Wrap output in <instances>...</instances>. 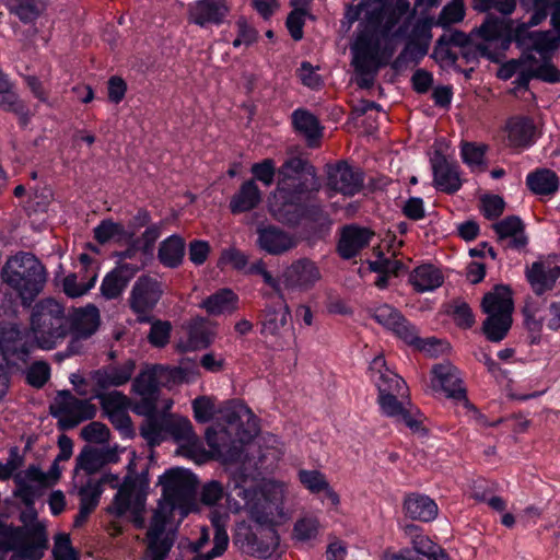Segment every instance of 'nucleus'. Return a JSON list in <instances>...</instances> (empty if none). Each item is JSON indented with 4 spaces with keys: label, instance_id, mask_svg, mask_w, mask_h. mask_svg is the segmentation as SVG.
<instances>
[{
    "label": "nucleus",
    "instance_id": "c756f323",
    "mask_svg": "<svg viewBox=\"0 0 560 560\" xmlns=\"http://www.w3.org/2000/svg\"><path fill=\"white\" fill-rule=\"evenodd\" d=\"M499 242L509 240L506 246L513 249H523L528 242L525 235V225L516 215H510L492 225Z\"/></svg>",
    "mask_w": 560,
    "mask_h": 560
},
{
    "label": "nucleus",
    "instance_id": "a211bd4d",
    "mask_svg": "<svg viewBox=\"0 0 560 560\" xmlns=\"http://www.w3.org/2000/svg\"><path fill=\"white\" fill-rule=\"evenodd\" d=\"M163 294L162 283L149 276H141L135 282L129 304L138 314H145L153 310Z\"/></svg>",
    "mask_w": 560,
    "mask_h": 560
},
{
    "label": "nucleus",
    "instance_id": "1a4fd4ad",
    "mask_svg": "<svg viewBox=\"0 0 560 560\" xmlns=\"http://www.w3.org/2000/svg\"><path fill=\"white\" fill-rule=\"evenodd\" d=\"M222 419L226 422L228 428L223 433L233 436V453L231 459H237L241 453V446L235 443L244 444L250 441L258 433L257 419L252 410L243 402L232 400L220 409Z\"/></svg>",
    "mask_w": 560,
    "mask_h": 560
},
{
    "label": "nucleus",
    "instance_id": "58836bf2",
    "mask_svg": "<svg viewBox=\"0 0 560 560\" xmlns=\"http://www.w3.org/2000/svg\"><path fill=\"white\" fill-rule=\"evenodd\" d=\"M102 492L101 482L89 481L79 489L80 509L74 518V527H80L86 522L90 514L97 506Z\"/></svg>",
    "mask_w": 560,
    "mask_h": 560
},
{
    "label": "nucleus",
    "instance_id": "e2e57ef3",
    "mask_svg": "<svg viewBox=\"0 0 560 560\" xmlns=\"http://www.w3.org/2000/svg\"><path fill=\"white\" fill-rule=\"evenodd\" d=\"M250 172L254 176L253 179L261 182L265 186L272 185L277 174L275 162L271 159H265L259 163L253 164Z\"/></svg>",
    "mask_w": 560,
    "mask_h": 560
},
{
    "label": "nucleus",
    "instance_id": "680f3d73",
    "mask_svg": "<svg viewBox=\"0 0 560 560\" xmlns=\"http://www.w3.org/2000/svg\"><path fill=\"white\" fill-rule=\"evenodd\" d=\"M96 276H93L89 281L79 283L75 273L68 275L62 282L63 292L69 298H79L85 294L95 284Z\"/></svg>",
    "mask_w": 560,
    "mask_h": 560
},
{
    "label": "nucleus",
    "instance_id": "79ce46f5",
    "mask_svg": "<svg viewBox=\"0 0 560 560\" xmlns=\"http://www.w3.org/2000/svg\"><path fill=\"white\" fill-rule=\"evenodd\" d=\"M410 281L418 292L431 291L443 283L441 271L432 265H422L413 270Z\"/></svg>",
    "mask_w": 560,
    "mask_h": 560
},
{
    "label": "nucleus",
    "instance_id": "f257e3e1",
    "mask_svg": "<svg viewBox=\"0 0 560 560\" xmlns=\"http://www.w3.org/2000/svg\"><path fill=\"white\" fill-rule=\"evenodd\" d=\"M378 9L380 5L376 4L351 45L352 65L360 75L357 83L362 89H370L373 85L380 68L387 63L394 52V48L387 44L382 48V42L388 39L397 24V16L392 12L386 24L382 26Z\"/></svg>",
    "mask_w": 560,
    "mask_h": 560
},
{
    "label": "nucleus",
    "instance_id": "a19ab883",
    "mask_svg": "<svg viewBox=\"0 0 560 560\" xmlns=\"http://www.w3.org/2000/svg\"><path fill=\"white\" fill-rule=\"evenodd\" d=\"M528 188L536 195L550 196L559 189L557 174L548 168H539L527 175Z\"/></svg>",
    "mask_w": 560,
    "mask_h": 560
},
{
    "label": "nucleus",
    "instance_id": "f8f14e48",
    "mask_svg": "<svg viewBox=\"0 0 560 560\" xmlns=\"http://www.w3.org/2000/svg\"><path fill=\"white\" fill-rule=\"evenodd\" d=\"M50 410L52 416L59 417V423L63 429L74 428L82 421L93 419L97 411L96 406L90 400L79 399L69 390L57 394Z\"/></svg>",
    "mask_w": 560,
    "mask_h": 560
},
{
    "label": "nucleus",
    "instance_id": "473e14b6",
    "mask_svg": "<svg viewBox=\"0 0 560 560\" xmlns=\"http://www.w3.org/2000/svg\"><path fill=\"white\" fill-rule=\"evenodd\" d=\"M371 370L380 373L378 381L376 382L378 397L408 393L406 382L385 366L383 357L374 358Z\"/></svg>",
    "mask_w": 560,
    "mask_h": 560
},
{
    "label": "nucleus",
    "instance_id": "6ab92c4d",
    "mask_svg": "<svg viewBox=\"0 0 560 560\" xmlns=\"http://www.w3.org/2000/svg\"><path fill=\"white\" fill-rule=\"evenodd\" d=\"M162 513H155L147 532L145 560H165L173 544L174 534L164 529Z\"/></svg>",
    "mask_w": 560,
    "mask_h": 560
},
{
    "label": "nucleus",
    "instance_id": "bb28decb",
    "mask_svg": "<svg viewBox=\"0 0 560 560\" xmlns=\"http://www.w3.org/2000/svg\"><path fill=\"white\" fill-rule=\"evenodd\" d=\"M415 34L421 40H410L407 43L406 47L393 63V67L396 70L406 68L410 62H418L422 57L427 55L431 39L430 26L427 24L417 25L415 28Z\"/></svg>",
    "mask_w": 560,
    "mask_h": 560
},
{
    "label": "nucleus",
    "instance_id": "39448f33",
    "mask_svg": "<svg viewBox=\"0 0 560 560\" xmlns=\"http://www.w3.org/2000/svg\"><path fill=\"white\" fill-rule=\"evenodd\" d=\"M162 486L163 503L160 504L151 517L153 520L155 513H162L164 518V529H166V521L168 514L173 510L179 509L184 515L189 511L192 504L197 480L195 476L183 468H172L160 477Z\"/></svg>",
    "mask_w": 560,
    "mask_h": 560
},
{
    "label": "nucleus",
    "instance_id": "2eb2a0df",
    "mask_svg": "<svg viewBox=\"0 0 560 560\" xmlns=\"http://www.w3.org/2000/svg\"><path fill=\"white\" fill-rule=\"evenodd\" d=\"M322 278L319 268L308 258H301L288 266L282 282L288 290L306 292Z\"/></svg>",
    "mask_w": 560,
    "mask_h": 560
},
{
    "label": "nucleus",
    "instance_id": "a878e982",
    "mask_svg": "<svg viewBox=\"0 0 560 560\" xmlns=\"http://www.w3.org/2000/svg\"><path fill=\"white\" fill-rule=\"evenodd\" d=\"M185 330L186 340H180L177 343V348L182 352L206 349L212 343L215 336L202 317L192 318L185 326Z\"/></svg>",
    "mask_w": 560,
    "mask_h": 560
},
{
    "label": "nucleus",
    "instance_id": "0eeeda50",
    "mask_svg": "<svg viewBox=\"0 0 560 560\" xmlns=\"http://www.w3.org/2000/svg\"><path fill=\"white\" fill-rule=\"evenodd\" d=\"M488 315L482 324L486 337L492 342L501 341L512 325L513 300L509 287L499 284L487 293L481 303Z\"/></svg>",
    "mask_w": 560,
    "mask_h": 560
},
{
    "label": "nucleus",
    "instance_id": "5fc2aeb1",
    "mask_svg": "<svg viewBox=\"0 0 560 560\" xmlns=\"http://www.w3.org/2000/svg\"><path fill=\"white\" fill-rule=\"evenodd\" d=\"M14 481L16 483L14 495L21 499L26 506H33L35 500L40 497L44 489L47 488V486H43L40 483L22 480L21 476H15Z\"/></svg>",
    "mask_w": 560,
    "mask_h": 560
},
{
    "label": "nucleus",
    "instance_id": "4c0bfd02",
    "mask_svg": "<svg viewBox=\"0 0 560 560\" xmlns=\"http://www.w3.org/2000/svg\"><path fill=\"white\" fill-rule=\"evenodd\" d=\"M237 295L230 289H220L205 299L200 307L205 308L209 315L219 316L222 314H232L237 310Z\"/></svg>",
    "mask_w": 560,
    "mask_h": 560
},
{
    "label": "nucleus",
    "instance_id": "864d4df0",
    "mask_svg": "<svg viewBox=\"0 0 560 560\" xmlns=\"http://www.w3.org/2000/svg\"><path fill=\"white\" fill-rule=\"evenodd\" d=\"M94 397L100 400L106 415L127 410L130 405L129 398L117 390L110 393H105V390L94 392Z\"/></svg>",
    "mask_w": 560,
    "mask_h": 560
},
{
    "label": "nucleus",
    "instance_id": "5701e85b",
    "mask_svg": "<svg viewBox=\"0 0 560 560\" xmlns=\"http://www.w3.org/2000/svg\"><path fill=\"white\" fill-rule=\"evenodd\" d=\"M236 495L242 498L249 509L250 518L256 523V526H272L275 511L277 506L264 495L255 500L256 491L254 488L235 485Z\"/></svg>",
    "mask_w": 560,
    "mask_h": 560
},
{
    "label": "nucleus",
    "instance_id": "4d7b16f0",
    "mask_svg": "<svg viewBox=\"0 0 560 560\" xmlns=\"http://www.w3.org/2000/svg\"><path fill=\"white\" fill-rule=\"evenodd\" d=\"M320 524L316 516L307 515L299 518L293 527V536L300 541L315 539L319 533Z\"/></svg>",
    "mask_w": 560,
    "mask_h": 560
},
{
    "label": "nucleus",
    "instance_id": "7c9ffc66",
    "mask_svg": "<svg viewBox=\"0 0 560 560\" xmlns=\"http://www.w3.org/2000/svg\"><path fill=\"white\" fill-rule=\"evenodd\" d=\"M373 233L368 229L349 225L343 228L338 243V253L345 259H350L369 245Z\"/></svg>",
    "mask_w": 560,
    "mask_h": 560
},
{
    "label": "nucleus",
    "instance_id": "bf43d9fd",
    "mask_svg": "<svg viewBox=\"0 0 560 560\" xmlns=\"http://www.w3.org/2000/svg\"><path fill=\"white\" fill-rule=\"evenodd\" d=\"M128 278L120 275V271L115 269L109 272L103 280L101 285V292L103 296L108 300L118 298L124 289L126 288Z\"/></svg>",
    "mask_w": 560,
    "mask_h": 560
},
{
    "label": "nucleus",
    "instance_id": "412c9836",
    "mask_svg": "<svg viewBox=\"0 0 560 560\" xmlns=\"http://www.w3.org/2000/svg\"><path fill=\"white\" fill-rule=\"evenodd\" d=\"M256 232L257 246L270 255H282L298 245L294 235L276 225L258 226Z\"/></svg>",
    "mask_w": 560,
    "mask_h": 560
},
{
    "label": "nucleus",
    "instance_id": "49530a36",
    "mask_svg": "<svg viewBox=\"0 0 560 560\" xmlns=\"http://www.w3.org/2000/svg\"><path fill=\"white\" fill-rule=\"evenodd\" d=\"M213 534V548L207 553L197 555L194 560H212L215 557L223 555L229 545V536L225 526L222 523V516L218 513L212 514Z\"/></svg>",
    "mask_w": 560,
    "mask_h": 560
},
{
    "label": "nucleus",
    "instance_id": "ea45409f",
    "mask_svg": "<svg viewBox=\"0 0 560 560\" xmlns=\"http://www.w3.org/2000/svg\"><path fill=\"white\" fill-rule=\"evenodd\" d=\"M185 256V241L179 235H172L161 242L158 250L160 262L167 268H177Z\"/></svg>",
    "mask_w": 560,
    "mask_h": 560
},
{
    "label": "nucleus",
    "instance_id": "a18cd8bd",
    "mask_svg": "<svg viewBox=\"0 0 560 560\" xmlns=\"http://www.w3.org/2000/svg\"><path fill=\"white\" fill-rule=\"evenodd\" d=\"M294 128L303 133L310 145H314L315 141L320 137L319 122L317 118L307 110L296 109L292 114Z\"/></svg>",
    "mask_w": 560,
    "mask_h": 560
},
{
    "label": "nucleus",
    "instance_id": "4468645a",
    "mask_svg": "<svg viewBox=\"0 0 560 560\" xmlns=\"http://www.w3.org/2000/svg\"><path fill=\"white\" fill-rule=\"evenodd\" d=\"M136 371V362L132 359L121 363H110L90 373V381L94 392L107 390L110 387H119L127 384Z\"/></svg>",
    "mask_w": 560,
    "mask_h": 560
},
{
    "label": "nucleus",
    "instance_id": "b1692460",
    "mask_svg": "<svg viewBox=\"0 0 560 560\" xmlns=\"http://www.w3.org/2000/svg\"><path fill=\"white\" fill-rule=\"evenodd\" d=\"M166 434H170L190 455L199 453L202 448V443L187 418L176 415L166 416Z\"/></svg>",
    "mask_w": 560,
    "mask_h": 560
},
{
    "label": "nucleus",
    "instance_id": "338daca9",
    "mask_svg": "<svg viewBox=\"0 0 560 560\" xmlns=\"http://www.w3.org/2000/svg\"><path fill=\"white\" fill-rule=\"evenodd\" d=\"M172 326L168 322L156 320L152 324L148 339L154 347H164L170 339Z\"/></svg>",
    "mask_w": 560,
    "mask_h": 560
},
{
    "label": "nucleus",
    "instance_id": "7ed1b4c3",
    "mask_svg": "<svg viewBox=\"0 0 560 560\" xmlns=\"http://www.w3.org/2000/svg\"><path fill=\"white\" fill-rule=\"evenodd\" d=\"M1 281L21 299L24 307H30L44 290L47 282L45 266L31 253L20 252L4 262Z\"/></svg>",
    "mask_w": 560,
    "mask_h": 560
},
{
    "label": "nucleus",
    "instance_id": "6e6552de",
    "mask_svg": "<svg viewBox=\"0 0 560 560\" xmlns=\"http://www.w3.org/2000/svg\"><path fill=\"white\" fill-rule=\"evenodd\" d=\"M509 35L510 26L505 19L489 16L478 28L477 37L460 49V55L467 62L477 61L479 57L494 60L498 43H506Z\"/></svg>",
    "mask_w": 560,
    "mask_h": 560
},
{
    "label": "nucleus",
    "instance_id": "aec40b11",
    "mask_svg": "<svg viewBox=\"0 0 560 560\" xmlns=\"http://www.w3.org/2000/svg\"><path fill=\"white\" fill-rule=\"evenodd\" d=\"M525 276L533 292L541 296L556 287L560 277V266L548 259L537 260L526 268Z\"/></svg>",
    "mask_w": 560,
    "mask_h": 560
},
{
    "label": "nucleus",
    "instance_id": "2f4dec72",
    "mask_svg": "<svg viewBox=\"0 0 560 560\" xmlns=\"http://www.w3.org/2000/svg\"><path fill=\"white\" fill-rule=\"evenodd\" d=\"M404 513L411 520L431 522L438 516V505L428 495L409 493L404 499Z\"/></svg>",
    "mask_w": 560,
    "mask_h": 560
},
{
    "label": "nucleus",
    "instance_id": "20e7f679",
    "mask_svg": "<svg viewBox=\"0 0 560 560\" xmlns=\"http://www.w3.org/2000/svg\"><path fill=\"white\" fill-rule=\"evenodd\" d=\"M31 330L39 348L54 349L69 334L65 307L51 298L37 302L31 314Z\"/></svg>",
    "mask_w": 560,
    "mask_h": 560
},
{
    "label": "nucleus",
    "instance_id": "9b49d317",
    "mask_svg": "<svg viewBox=\"0 0 560 560\" xmlns=\"http://www.w3.org/2000/svg\"><path fill=\"white\" fill-rule=\"evenodd\" d=\"M145 509V493L139 488V480L133 476H126L107 512L120 517L130 513L131 522L139 528L144 526L143 512Z\"/></svg>",
    "mask_w": 560,
    "mask_h": 560
},
{
    "label": "nucleus",
    "instance_id": "09e8293b",
    "mask_svg": "<svg viewBox=\"0 0 560 560\" xmlns=\"http://www.w3.org/2000/svg\"><path fill=\"white\" fill-rule=\"evenodd\" d=\"M163 371L162 366L155 365L141 371L133 380L132 389L140 396H158L159 374Z\"/></svg>",
    "mask_w": 560,
    "mask_h": 560
},
{
    "label": "nucleus",
    "instance_id": "cd10ccee",
    "mask_svg": "<svg viewBox=\"0 0 560 560\" xmlns=\"http://www.w3.org/2000/svg\"><path fill=\"white\" fill-rule=\"evenodd\" d=\"M431 163L434 184L441 191L453 194L460 188L462 182L456 166L451 164L443 154L436 152Z\"/></svg>",
    "mask_w": 560,
    "mask_h": 560
},
{
    "label": "nucleus",
    "instance_id": "603ef678",
    "mask_svg": "<svg viewBox=\"0 0 560 560\" xmlns=\"http://www.w3.org/2000/svg\"><path fill=\"white\" fill-rule=\"evenodd\" d=\"M108 460L107 454L98 450L83 448L77 457L75 471L82 469L86 474L92 475L98 471Z\"/></svg>",
    "mask_w": 560,
    "mask_h": 560
},
{
    "label": "nucleus",
    "instance_id": "6e6d98bb",
    "mask_svg": "<svg viewBox=\"0 0 560 560\" xmlns=\"http://www.w3.org/2000/svg\"><path fill=\"white\" fill-rule=\"evenodd\" d=\"M0 108L19 116L23 125L27 124L30 118V110L14 91L0 94Z\"/></svg>",
    "mask_w": 560,
    "mask_h": 560
},
{
    "label": "nucleus",
    "instance_id": "e433bc0d",
    "mask_svg": "<svg viewBox=\"0 0 560 560\" xmlns=\"http://www.w3.org/2000/svg\"><path fill=\"white\" fill-rule=\"evenodd\" d=\"M509 144L514 148L529 145L536 133L532 119L523 116L512 117L506 122Z\"/></svg>",
    "mask_w": 560,
    "mask_h": 560
},
{
    "label": "nucleus",
    "instance_id": "3c124183",
    "mask_svg": "<svg viewBox=\"0 0 560 560\" xmlns=\"http://www.w3.org/2000/svg\"><path fill=\"white\" fill-rule=\"evenodd\" d=\"M530 50L539 55V58L550 57V52L560 47V35L552 31L533 32L529 34Z\"/></svg>",
    "mask_w": 560,
    "mask_h": 560
},
{
    "label": "nucleus",
    "instance_id": "052dcab7",
    "mask_svg": "<svg viewBox=\"0 0 560 560\" xmlns=\"http://www.w3.org/2000/svg\"><path fill=\"white\" fill-rule=\"evenodd\" d=\"M299 480L300 482L312 493H319L323 489H327V485L329 483L323 472L319 470H299Z\"/></svg>",
    "mask_w": 560,
    "mask_h": 560
},
{
    "label": "nucleus",
    "instance_id": "69168bd1",
    "mask_svg": "<svg viewBox=\"0 0 560 560\" xmlns=\"http://www.w3.org/2000/svg\"><path fill=\"white\" fill-rule=\"evenodd\" d=\"M401 313L388 304L381 305L373 310V318L386 329L390 330L400 319Z\"/></svg>",
    "mask_w": 560,
    "mask_h": 560
},
{
    "label": "nucleus",
    "instance_id": "423d86ee",
    "mask_svg": "<svg viewBox=\"0 0 560 560\" xmlns=\"http://www.w3.org/2000/svg\"><path fill=\"white\" fill-rule=\"evenodd\" d=\"M46 548L47 535L43 525L16 527L0 522V551L16 552L10 560H40Z\"/></svg>",
    "mask_w": 560,
    "mask_h": 560
},
{
    "label": "nucleus",
    "instance_id": "dca6fc26",
    "mask_svg": "<svg viewBox=\"0 0 560 560\" xmlns=\"http://www.w3.org/2000/svg\"><path fill=\"white\" fill-rule=\"evenodd\" d=\"M326 173L327 186L336 192L353 196L363 187V174L345 161L327 165Z\"/></svg>",
    "mask_w": 560,
    "mask_h": 560
},
{
    "label": "nucleus",
    "instance_id": "72a5a7b5",
    "mask_svg": "<svg viewBox=\"0 0 560 560\" xmlns=\"http://www.w3.org/2000/svg\"><path fill=\"white\" fill-rule=\"evenodd\" d=\"M380 5V15H381V25L384 26L386 24V21L392 12H394L397 16V23L399 22L401 15L404 14V10L401 7H390L384 4L381 0H369L368 2H362L358 4L357 7L348 5L347 12H346V19L348 21L349 27L352 23L359 20L360 14L362 11H364V19L360 23V28L358 32V35L363 28V24L368 20L369 15L371 14V11L375 8V5Z\"/></svg>",
    "mask_w": 560,
    "mask_h": 560
},
{
    "label": "nucleus",
    "instance_id": "393cba45",
    "mask_svg": "<svg viewBox=\"0 0 560 560\" xmlns=\"http://www.w3.org/2000/svg\"><path fill=\"white\" fill-rule=\"evenodd\" d=\"M229 12L225 0H198L189 7L188 21L205 27L223 22Z\"/></svg>",
    "mask_w": 560,
    "mask_h": 560
},
{
    "label": "nucleus",
    "instance_id": "f704fd0d",
    "mask_svg": "<svg viewBox=\"0 0 560 560\" xmlns=\"http://www.w3.org/2000/svg\"><path fill=\"white\" fill-rule=\"evenodd\" d=\"M390 331L407 345L415 346L416 348L428 352L430 355H435L438 352L435 347L440 346V341L434 338L421 340L418 336V330L416 327L410 322H408L402 316V314L400 315V319L397 320V324L390 329Z\"/></svg>",
    "mask_w": 560,
    "mask_h": 560
},
{
    "label": "nucleus",
    "instance_id": "de8ad7c7",
    "mask_svg": "<svg viewBox=\"0 0 560 560\" xmlns=\"http://www.w3.org/2000/svg\"><path fill=\"white\" fill-rule=\"evenodd\" d=\"M526 70L532 72L536 79H541L548 82L560 81V71L550 62V57L536 58L533 52L527 55Z\"/></svg>",
    "mask_w": 560,
    "mask_h": 560
},
{
    "label": "nucleus",
    "instance_id": "c03bdc74",
    "mask_svg": "<svg viewBox=\"0 0 560 560\" xmlns=\"http://www.w3.org/2000/svg\"><path fill=\"white\" fill-rule=\"evenodd\" d=\"M9 9L23 23H31L46 10V0H8Z\"/></svg>",
    "mask_w": 560,
    "mask_h": 560
},
{
    "label": "nucleus",
    "instance_id": "0e129e2a",
    "mask_svg": "<svg viewBox=\"0 0 560 560\" xmlns=\"http://www.w3.org/2000/svg\"><path fill=\"white\" fill-rule=\"evenodd\" d=\"M192 410L196 420L206 423L214 416V400L208 396H199L192 401Z\"/></svg>",
    "mask_w": 560,
    "mask_h": 560
},
{
    "label": "nucleus",
    "instance_id": "f3484780",
    "mask_svg": "<svg viewBox=\"0 0 560 560\" xmlns=\"http://www.w3.org/2000/svg\"><path fill=\"white\" fill-rule=\"evenodd\" d=\"M291 310L284 299L278 303L268 304L262 311L261 335L273 340H281L291 330Z\"/></svg>",
    "mask_w": 560,
    "mask_h": 560
},
{
    "label": "nucleus",
    "instance_id": "4be33fe9",
    "mask_svg": "<svg viewBox=\"0 0 560 560\" xmlns=\"http://www.w3.org/2000/svg\"><path fill=\"white\" fill-rule=\"evenodd\" d=\"M432 373L434 374L433 388L441 389L448 398L468 405L466 389L463 387L458 370L454 365L450 362L436 364Z\"/></svg>",
    "mask_w": 560,
    "mask_h": 560
},
{
    "label": "nucleus",
    "instance_id": "9d476101",
    "mask_svg": "<svg viewBox=\"0 0 560 560\" xmlns=\"http://www.w3.org/2000/svg\"><path fill=\"white\" fill-rule=\"evenodd\" d=\"M233 541L243 553L267 559L277 549L279 536L273 526L252 527L241 524L236 528Z\"/></svg>",
    "mask_w": 560,
    "mask_h": 560
},
{
    "label": "nucleus",
    "instance_id": "ddd939ff",
    "mask_svg": "<svg viewBox=\"0 0 560 560\" xmlns=\"http://www.w3.org/2000/svg\"><path fill=\"white\" fill-rule=\"evenodd\" d=\"M377 402L383 415L394 419L397 423H404L412 432L423 430L420 412L412 407L408 393L381 396L377 397Z\"/></svg>",
    "mask_w": 560,
    "mask_h": 560
},
{
    "label": "nucleus",
    "instance_id": "f03ea898",
    "mask_svg": "<svg viewBox=\"0 0 560 560\" xmlns=\"http://www.w3.org/2000/svg\"><path fill=\"white\" fill-rule=\"evenodd\" d=\"M318 189L313 165L300 156L287 159L277 170V189L270 206L272 215L284 224H295L304 213L302 197Z\"/></svg>",
    "mask_w": 560,
    "mask_h": 560
},
{
    "label": "nucleus",
    "instance_id": "774afa93",
    "mask_svg": "<svg viewBox=\"0 0 560 560\" xmlns=\"http://www.w3.org/2000/svg\"><path fill=\"white\" fill-rule=\"evenodd\" d=\"M248 262L247 256L242 253L241 250L231 247L228 249H224L221 253L220 259H219V267L223 266H231L232 268L236 270H243Z\"/></svg>",
    "mask_w": 560,
    "mask_h": 560
},
{
    "label": "nucleus",
    "instance_id": "c9c22d12",
    "mask_svg": "<svg viewBox=\"0 0 560 560\" xmlns=\"http://www.w3.org/2000/svg\"><path fill=\"white\" fill-rule=\"evenodd\" d=\"M261 202V191L255 179L245 180L230 201L232 213H243L255 209Z\"/></svg>",
    "mask_w": 560,
    "mask_h": 560
},
{
    "label": "nucleus",
    "instance_id": "8fccbe9b",
    "mask_svg": "<svg viewBox=\"0 0 560 560\" xmlns=\"http://www.w3.org/2000/svg\"><path fill=\"white\" fill-rule=\"evenodd\" d=\"M139 431L150 446L161 444L166 435V416L144 418Z\"/></svg>",
    "mask_w": 560,
    "mask_h": 560
},
{
    "label": "nucleus",
    "instance_id": "c85d7f7f",
    "mask_svg": "<svg viewBox=\"0 0 560 560\" xmlns=\"http://www.w3.org/2000/svg\"><path fill=\"white\" fill-rule=\"evenodd\" d=\"M69 319V332L73 340L71 345L82 338L93 335L100 325V314L95 306L75 310Z\"/></svg>",
    "mask_w": 560,
    "mask_h": 560
},
{
    "label": "nucleus",
    "instance_id": "37998d69",
    "mask_svg": "<svg viewBox=\"0 0 560 560\" xmlns=\"http://www.w3.org/2000/svg\"><path fill=\"white\" fill-rule=\"evenodd\" d=\"M135 236L133 232L125 230L124 225L110 220H104L94 229V238L101 243L114 241L117 243L131 242Z\"/></svg>",
    "mask_w": 560,
    "mask_h": 560
},
{
    "label": "nucleus",
    "instance_id": "13d9d810",
    "mask_svg": "<svg viewBox=\"0 0 560 560\" xmlns=\"http://www.w3.org/2000/svg\"><path fill=\"white\" fill-rule=\"evenodd\" d=\"M412 546L416 552L430 560H448L447 555L425 535H415Z\"/></svg>",
    "mask_w": 560,
    "mask_h": 560
}]
</instances>
